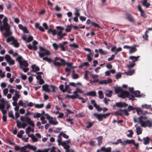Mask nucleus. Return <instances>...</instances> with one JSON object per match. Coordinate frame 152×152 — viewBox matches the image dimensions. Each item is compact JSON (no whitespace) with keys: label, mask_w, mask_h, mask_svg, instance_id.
<instances>
[{"label":"nucleus","mask_w":152,"mask_h":152,"mask_svg":"<svg viewBox=\"0 0 152 152\" xmlns=\"http://www.w3.org/2000/svg\"><path fill=\"white\" fill-rule=\"evenodd\" d=\"M128 132L129 133L127 134V136L129 137H132V135L133 134V132L131 130H129L128 131Z\"/></svg>","instance_id":"46"},{"label":"nucleus","mask_w":152,"mask_h":152,"mask_svg":"<svg viewBox=\"0 0 152 152\" xmlns=\"http://www.w3.org/2000/svg\"><path fill=\"white\" fill-rule=\"evenodd\" d=\"M39 48L40 51L38 53L40 58H43L45 55L48 56L50 55V52L48 50L41 46L39 47Z\"/></svg>","instance_id":"4"},{"label":"nucleus","mask_w":152,"mask_h":152,"mask_svg":"<svg viewBox=\"0 0 152 152\" xmlns=\"http://www.w3.org/2000/svg\"><path fill=\"white\" fill-rule=\"evenodd\" d=\"M49 85L47 84L43 85L42 86V90L46 92H50V89L49 88Z\"/></svg>","instance_id":"17"},{"label":"nucleus","mask_w":152,"mask_h":152,"mask_svg":"<svg viewBox=\"0 0 152 152\" xmlns=\"http://www.w3.org/2000/svg\"><path fill=\"white\" fill-rule=\"evenodd\" d=\"M69 46L71 47H73L75 48H78L79 47L76 44L74 43L73 44H70Z\"/></svg>","instance_id":"61"},{"label":"nucleus","mask_w":152,"mask_h":152,"mask_svg":"<svg viewBox=\"0 0 152 152\" xmlns=\"http://www.w3.org/2000/svg\"><path fill=\"white\" fill-rule=\"evenodd\" d=\"M129 53L130 54L134 53L137 51V49L136 48L135 46L131 47Z\"/></svg>","instance_id":"25"},{"label":"nucleus","mask_w":152,"mask_h":152,"mask_svg":"<svg viewBox=\"0 0 152 152\" xmlns=\"http://www.w3.org/2000/svg\"><path fill=\"white\" fill-rule=\"evenodd\" d=\"M130 94L127 91H123L122 90V91L118 95V97H119L123 98H125L126 97L129 98L130 97Z\"/></svg>","instance_id":"7"},{"label":"nucleus","mask_w":152,"mask_h":152,"mask_svg":"<svg viewBox=\"0 0 152 152\" xmlns=\"http://www.w3.org/2000/svg\"><path fill=\"white\" fill-rule=\"evenodd\" d=\"M110 113H107L106 114H102L103 118H107L110 115Z\"/></svg>","instance_id":"58"},{"label":"nucleus","mask_w":152,"mask_h":152,"mask_svg":"<svg viewBox=\"0 0 152 152\" xmlns=\"http://www.w3.org/2000/svg\"><path fill=\"white\" fill-rule=\"evenodd\" d=\"M112 148L110 147L106 148L104 147H102L100 149H98L96 152H111Z\"/></svg>","instance_id":"9"},{"label":"nucleus","mask_w":152,"mask_h":152,"mask_svg":"<svg viewBox=\"0 0 152 152\" xmlns=\"http://www.w3.org/2000/svg\"><path fill=\"white\" fill-rule=\"evenodd\" d=\"M126 18L130 22L132 23H134L135 20L133 16H132L130 14L127 13L126 14Z\"/></svg>","instance_id":"11"},{"label":"nucleus","mask_w":152,"mask_h":152,"mask_svg":"<svg viewBox=\"0 0 152 152\" xmlns=\"http://www.w3.org/2000/svg\"><path fill=\"white\" fill-rule=\"evenodd\" d=\"M151 105H148L147 104H143L142 105V107L148 109H149L151 108Z\"/></svg>","instance_id":"49"},{"label":"nucleus","mask_w":152,"mask_h":152,"mask_svg":"<svg viewBox=\"0 0 152 152\" xmlns=\"http://www.w3.org/2000/svg\"><path fill=\"white\" fill-rule=\"evenodd\" d=\"M147 117H143L142 116H140L138 118V121H137L135 117H134L133 120L134 123L138 122L140 124L141 126L144 127H152V119L151 120H147L145 121H143V120L146 119Z\"/></svg>","instance_id":"1"},{"label":"nucleus","mask_w":152,"mask_h":152,"mask_svg":"<svg viewBox=\"0 0 152 152\" xmlns=\"http://www.w3.org/2000/svg\"><path fill=\"white\" fill-rule=\"evenodd\" d=\"M128 105V104L125 102H116L115 105L113 106V107L114 108L115 106L119 107H126Z\"/></svg>","instance_id":"10"},{"label":"nucleus","mask_w":152,"mask_h":152,"mask_svg":"<svg viewBox=\"0 0 152 152\" xmlns=\"http://www.w3.org/2000/svg\"><path fill=\"white\" fill-rule=\"evenodd\" d=\"M27 148V147L26 145L23 147H21L20 151V152H25V151H26Z\"/></svg>","instance_id":"51"},{"label":"nucleus","mask_w":152,"mask_h":152,"mask_svg":"<svg viewBox=\"0 0 152 152\" xmlns=\"http://www.w3.org/2000/svg\"><path fill=\"white\" fill-rule=\"evenodd\" d=\"M136 107H133V106L129 105L127 108V110L128 112H130L132 110H135Z\"/></svg>","instance_id":"42"},{"label":"nucleus","mask_w":152,"mask_h":152,"mask_svg":"<svg viewBox=\"0 0 152 152\" xmlns=\"http://www.w3.org/2000/svg\"><path fill=\"white\" fill-rule=\"evenodd\" d=\"M44 104L43 103H42L40 104H36L34 105V107L35 108H40L43 107Z\"/></svg>","instance_id":"35"},{"label":"nucleus","mask_w":152,"mask_h":152,"mask_svg":"<svg viewBox=\"0 0 152 152\" xmlns=\"http://www.w3.org/2000/svg\"><path fill=\"white\" fill-rule=\"evenodd\" d=\"M4 29L5 31L10 30V26L9 25L8 23L4 24Z\"/></svg>","instance_id":"43"},{"label":"nucleus","mask_w":152,"mask_h":152,"mask_svg":"<svg viewBox=\"0 0 152 152\" xmlns=\"http://www.w3.org/2000/svg\"><path fill=\"white\" fill-rule=\"evenodd\" d=\"M52 46L55 50H57L59 47V45H58L56 43H53Z\"/></svg>","instance_id":"60"},{"label":"nucleus","mask_w":152,"mask_h":152,"mask_svg":"<svg viewBox=\"0 0 152 152\" xmlns=\"http://www.w3.org/2000/svg\"><path fill=\"white\" fill-rule=\"evenodd\" d=\"M20 120L23 122H26L28 124L32 127H34V124L33 121H31V118L28 117L21 116L20 117Z\"/></svg>","instance_id":"3"},{"label":"nucleus","mask_w":152,"mask_h":152,"mask_svg":"<svg viewBox=\"0 0 152 152\" xmlns=\"http://www.w3.org/2000/svg\"><path fill=\"white\" fill-rule=\"evenodd\" d=\"M28 48L30 50L32 49L34 50H36L37 49V46H32L30 44L27 46Z\"/></svg>","instance_id":"23"},{"label":"nucleus","mask_w":152,"mask_h":152,"mask_svg":"<svg viewBox=\"0 0 152 152\" xmlns=\"http://www.w3.org/2000/svg\"><path fill=\"white\" fill-rule=\"evenodd\" d=\"M123 142L121 141V139H119L116 142H114L113 143V144L117 145L119 143H120L121 144V145H122V144H123Z\"/></svg>","instance_id":"48"},{"label":"nucleus","mask_w":152,"mask_h":152,"mask_svg":"<svg viewBox=\"0 0 152 152\" xmlns=\"http://www.w3.org/2000/svg\"><path fill=\"white\" fill-rule=\"evenodd\" d=\"M102 136H99L96 138L98 140V145L99 146L101 145L102 143Z\"/></svg>","instance_id":"28"},{"label":"nucleus","mask_w":152,"mask_h":152,"mask_svg":"<svg viewBox=\"0 0 152 152\" xmlns=\"http://www.w3.org/2000/svg\"><path fill=\"white\" fill-rule=\"evenodd\" d=\"M45 117L43 116H41L40 117V120L42 121V124H44L47 123V121L45 120Z\"/></svg>","instance_id":"36"},{"label":"nucleus","mask_w":152,"mask_h":152,"mask_svg":"<svg viewBox=\"0 0 152 152\" xmlns=\"http://www.w3.org/2000/svg\"><path fill=\"white\" fill-rule=\"evenodd\" d=\"M123 89L122 88L120 87H118L115 88V92L116 94L121 93Z\"/></svg>","instance_id":"22"},{"label":"nucleus","mask_w":152,"mask_h":152,"mask_svg":"<svg viewBox=\"0 0 152 152\" xmlns=\"http://www.w3.org/2000/svg\"><path fill=\"white\" fill-rule=\"evenodd\" d=\"M94 122L93 121L92 122H89L88 123V125L86 126V128H89L92 126L93 125V124H94Z\"/></svg>","instance_id":"45"},{"label":"nucleus","mask_w":152,"mask_h":152,"mask_svg":"<svg viewBox=\"0 0 152 152\" xmlns=\"http://www.w3.org/2000/svg\"><path fill=\"white\" fill-rule=\"evenodd\" d=\"M112 82V80L111 79H108L107 80H101L99 81V84L101 85L107 84Z\"/></svg>","instance_id":"13"},{"label":"nucleus","mask_w":152,"mask_h":152,"mask_svg":"<svg viewBox=\"0 0 152 152\" xmlns=\"http://www.w3.org/2000/svg\"><path fill=\"white\" fill-rule=\"evenodd\" d=\"M99 97L101 99H103L104 98V95L103 92L101 91H98Z\"/></svg>","instance_id":"39"},{"label":"nucleus","mask_w":152,"mask_h":152,"mask_svg":"<svg viewBox=\"0 0 152 152\" xmlns=\"http://www.w3.org/2000/svg\"><path fill=\"white\" fill-rule=\"evenodd\" d=\"M94 105V107L96 108L98 111H100L102 110V108L100 107L99 105H97V104H95Z\"/></svg>","instance_id":"47"},{"label":"nucleus","mask_w":152,"mask_h":152,"mask_svg":"<svg viewBox=\"0 0 152 152\" xmlns=\"http://www.w3.org/2000/svg\"><path fill=\"white\" fill-rule=\"evenodd\" d=\"M50 148L48 149H46L43 150H38L37 151H35V152H48Z\"/></svg>","instance_id":"57"},{"label":"nucleus","mask_w":152,"mask_h":152,"mask_svg":"<svg viewBox=\"0 0 152 152\" xmlns=\"http://www.w3.org/2000/svg\"><path fill=\"white\" fill-rule=\"evenodd\" d=\"M92 26H94L95 27H97L99 28H100V26H99V25L97 24V23L94 22H92L91 25Z\"/></svg>","instance_id":"62"},{"label":"nucleus","mask_w":152,"mask_h":152,"mask_svg":"<svg viewBox=\"0 0 152 152\" xmlns=\"http://www.w3.org/2000/svg\"><path fill=\"white\" fill-rule=\"evenodd\" d=\"M72 25L71 24L70 26H67L65 29V31L67 32H70L72 28Z\"/></svg>","instance_id":"38"},{"label":"nucleus","mask_w":152,"mask_h":152,"mask_svg":"<svg viewBox=\"0 0 152 152\" xmlns=\"http://www.w3.org/2000/svg\"><path fill=\"white\" fill-rule=\"evenodd\" d=\"M135 110H136L137 114L139 115H140L142 113V110L140 108L136 107V109H135Z\"/></svg>","instance_id":"40"},{"label":"nucleus","mask_w":152,"mask_h":152,"mask_svg":"<svg viewBox=\"0 0 152 152\" xmlns=\"http://www.w3.org/2000/svg\"><path fill=\"white\" fill-rule=\"evenodd\" d=\"M149 31H146L145 34L144 35L142 36V37L143 39H144L145 40H147L148 38V33Z\"/></svg>","instance_id":"37"},{"label":"nucleus","mask_w":152,"mask_h":152,"mask_svg":"<svg viewBox=\"0 0 152 152\" xmlns=\"http://www.w3.org/2000/svg\"><path fill=\"white\" fill-rule=\"evenodd\" d=\"M134 140H127L126 141H124L122 144V145H126L127 144H133L134 143Z\"/></svg>","instance_id":"18"},{"label":"nucleus","mask_w":152,"mask_h":152,"mask_svg":"<svg viewBox=\"0 0 152 152\" xmlns=\"http://www.w3.org/2000/svg\"><path fill=\"white\" fill-rule=\"evenodd\" d=\"M58 139L57 140V142H58V144L59 145H60L61 144V143L62 139L61 137V136L59 134V135L58 136Z\"/></svg>","instance_id":"56"},{"label":"nucleus","mask_w":152,"mask_h":152,"mask_svg":"<svg viewBox=\"0 0 152 152\" xmlns=\"http://www.w3.org/2000/svg\"><path fill=\"white\" fill-rule=\"evenodd\" d=\"M75 15L76 16L79 17L80 15V13L79 12L80 10L76 8H75Z\"/></svg>","instance_id":"32"},{"label":"nucleus","mask_w":152,"mask_h":152,"mask_svg":"<svg viewBox=\"0 0 152 152\" xmlns=\"http://www.w3.org/2000/svg\"><path fill=\"white\" fill-rule=\"evenodd\" d=\"M119 111L121 112V113H123L124 115H126V116H128L129 115V113L128 112L127 110L126 109H119Z\"/></svg>","instance_id":"21"},{"label":"nucleus","mask_w":152,"mask_h":152,"mask_svg":"<svg viewBox=\"0 0 152 152\" xmlns=\"http://www.w3.org/2000/svg\"><path fill=\"white\" fill-rule=\"evenodd\" d=\"M50 87L52 89V90H50L51 92H55L57 89L56 87L53 85H50Z\"/></svg>","instance_id":"34"},{"label":"nucleus","mask_w":152,"mask_h":152,"mask_svg":"<svg viewBox=\"0 0 152 152\" xmlns=\"http://www.w3.org/2000/svg\"><path fill=\"white\" fill-rule=\"evenodd\" d=\"M134 69H132L128 71L127 72H125V73L127 75H131L134 73Z\"/></svg>","instance_id":"33"},{"label":"nucleus","mask_w":152,"mask_h":152,"mask_svg":"<svg viewBox=\"0 0 152 152\" xmlns=\"http://www.w3.org/2000/svg\"><path fill=\"white\" fill-rule=\"evenodd\" d=\"M73 64V63H69L66 62V65L70 67L71 68V69H73L75 68V67L72 66Z\"/></svg>","instance_id":"50"},{"label":"nucleus","mask_w":152,"mask_h":152,"mask_svg":"<svg viewBox=\"0 0 152 152\" xmlns=\"http://www.w3.org/2000/svg\"><path fill=\"white\" fill-rule=\"evenodd\" d=\"M5 31V32L4 33V36L5 37L10 35L12 34V32L10 31V30H6Z\"/></svg>","instance_id":"30"},{"label":"nucleus","mask_w":152,"mask_h":152,"mask_svg":"<svg viewBox=\"0 0 152 152\" xmlns=\"http://www.w3.org/2000/svg\"><path fill=\"white\" fill-rule=\"evenodd\" d=\"M61 136H62L64 138L67 139L69 138V136L67 135L66 134L63 133L62 132L59 134Z\"/></svg>","instance_id":"41"},{"label":"nucleus","mask_w":152,"mask_h":152,"mask_svg":"<svg viewBox=\"0 0 152 152\" xmlns=\"http://www.w3.org/2000/svg\"><path fill=\"white\" fill-rule=\"evenodd\" d=\"M17 61H18L19 64V67L23 69L25 72H27L29 70V69L27 68L28 66V64L27 61L20 56H18L16 58Z\"/></svg>","instance_id":"2"},{"label":"nucleus","mask_w":152,"mask_h":152,"mask_svg":"<svg viewBox=\"0 0 152 152\" xmlns=\"http://www.w3.org/2000/svg\"><path fill=\"white\" fill-rule=\"evenodd\" d=\"M147 0H144L142 3V4L146 8L148 7L150 5V4L147 3Z\"/></svg>","instance_id":"27"},{"label":"nucleus","mask_w":152,"mask_h":152,"mask_svg":"<svg viewBox=\"0 0 152 152\" xmlns=\"http://www.w3.org/2000/svg\"><path fill=\"white\" fill-rule=\"evenodd\" d=\"M99 51L101 55H105L107 54V53L106 51H103L102 49H99Z\"/></svg>","instance_id":"54"},{"label":"nucleus","mask_w":152,"mask_h":152,"mask_svg":"<svg viewBox=\"0 0 152 152\" xmlns=\"http://www.w3.org/2000/svg\"><path fill=\"white\" fill-rule=\"evenodd\" d=\"M136 132L137 134L138 135L141 134L142 132V129L141 128L139 127H137L136 128Z\"/></svg>","instance_id":"31"},{"label":"nucleus","mask_w":152,"mask_h":152,"mask_svg":"<svg viewBox=\"0 0 152 152\" xmlns=\"http://www.w3.org/2000/svg\"><path fill=\"white\" fill-rule=\"evenodd\" d=\"M31 67L32 69V70L31 72H35L37 71H39L40 70V69L39 67L37 66L35 64L31 65Z\"/></svg>","instance_id":"19"},{"label":"nucleus","mask_w":152,"mask_h":152,"mask_svg":"<svg viewBox=\"0 0 152 152\" xmlns=\"http://www.w3.org/2000/svg\"><path fill=\"white\" fill-rule=\"evenodd\" d=\"M11 44L13 45L16 48H18L20 45L19 43L18 42L17 40L15 39V38L12 41Z\"/></svg>","instance_id":"16"},{"label":"nucleus","mask_w":152,"mask_h":152,"mask_svg":"<svg viewBox=\"0 0 152 152\" xmlns=\"http://www.w3.org/2000/svg\"><path fill=\"white\" fill-rule=\"evenodd\" d=\"M141 96L140 94V91H134V92H132V94L130 95L129 99L134 100L135 97H138Z\"/></svg>","instance_id":"6"},{"label":"nucleus","mask_w":152,"mask_h":152,"mask_svg":"<svg viewBox=\"0 0 152 152\" xmlns=\"http://www.w3.org/2000/svg\"><path fill=\"white\" fill-rule=\"evenodd\" d=\"M31 130V128L30 127L28 126L27 127L26 129V133L27 134L29 133Z\"/></svg>","instance_id":"59"},{"label":"nucleus","mask_w":152,"mask_h":152,"mask_svg":"<svg viewBox=\"0 0 152 152\" xmlns=\"http://www.w3.org/2000/svg\"><path fill=\"white\" fill-rule=\"evenodd\" d=\"M48 120L49 121V123L50 124L56 125L58 124V122L56 120L55 118H53L51 117L50 118V119Z\"/></svg>","instance_id":"12"},{"label":"nucleus","mask_w":152,"mask_h":152,"mask_svg":"<svg viewBox=\"0 0 152 152\" xmlns=\"http://www.w3.org/2000/svg\"><path fill=\"white\" fill-rule=\"evenodd\" d=\"M60 61L61 62L54 61L53 62V64L54 66H64L66 65V62L63 59L61 58Z\"/></svg>","instance_id":"8"},{"label":"nucleus","mask_w":152,"mask_h":152,"mask_svg":"<svg viewBox=\"0 0 152 152\" xmlns=\"http://www.w3.org/2000/svg\"><path fill=\"white\" fill-rule=\"evenodd\" d=\"M26 146L28 148L30 149L31 150H32L34 151H35L37 149V148L35 146H34L32 145H31L29 144H28L26 145Z\"/></svg>","instance_id":"26"},{"label":"nucleus","mask_w":152,"mask_h":152,"mask_svg":"<svg viewBox=\"0 0 152 152\" xmlns=\"http://www.w3.org/2000/svg\"><path fill=\"white\" fill-rule=\"evenodd\" d=\"M43 59L44 60L46 61L49 62V63H50L51 61H53V60H52L50 58H48L47 57H43Z\"/></svg>","instance_id":"55"},{"label":"nucleus","mask_w":152,"mask_h":152,"mask_svg":"<svg viewBox=\"0 0 152 152\" xmlns=\"http://www.w3.org/2000/svg\"><path fill=\"white\" fill-rule=\"evenodd\" d=\"M140 56H138L135 57L133 56H131L129 58V59H134V60H133L132 63L129 64L127 65V67L129 69H131L135 65V62L137 61L138 58Z\"/></svg>","instance_id":"5"},{"label":"nucleus","mask_w":152,"mask_h":152,"mask_svg":"<svg viewBox=\"0 0 152 152\" xmlns=\"http://www.w3.org/2000/svg\"><path fill=\"white\" fill-rule=\"evenodd\" d=\"M113 92L112 90H110L107 92L105 94L106 96L110 97L112 96V94Z\"/></svg>","instance_id":"44"},{"label":"nucleus","mask_w":152,"mask_h":152,"mask_svg":"<svg viewBox=\"0 0 152 152\" xmlns=\"http://www.w3.org/2000/svg\"><path fill=\"white\" fill-rule=\"evenodd\" d=\"M84 94L87 96H95L96 95V92L95 91H91L90 92H87L86 94Z\"/></svg>","instance_id":"20"},{"label":"nucleus","mask_w":152,"mask_h":152,"mask_svg":"<svg viewBox=\"0 0 152 152\" xmlns=\"http://www.w3.org/2000/svg\"><path fill=\"white\" fill-rule=\"evenodd\" d=\"M94 115L95 117L99 121H101L103 120V117L102 114H97L96 113H94L93 114Z\"/></svg>","instance_id":"14"},{"label":"nucleus","mask_w":152,"mask_h":152,"mask_svg":"<svg viewBox=\"0 0 152 152\" xmlns=\"http://www.w3.org/2000/svg\"><path fill=\"white\" fill-rule=\"evenodd\" d=\"M33 37L32 36H30L27 38V42H30L33 40Z\"/></svg>","instance_id":"63"},{"label":"nucleus","mask_w":152,"mask_h":152,"mask_svg":"<svg viewBox=\"0 0 152 152\" xmlns=\"http://www.w3.org/2000/svg\"><path fill=\"white\" fill-rule=\"evenodd\" d=\"M89 65V64L88 62H85L81 64L79 67V68L82 69L84 66H88Z\"/></svg>","instance_id":"29"},{"label":"nucleus","mask_w":152,"mask_h":152,"mask_svg":"<svg viewBox=\"0 0 152 152\" xmlns=\"http://www.w3.org/2000/svg\"><path fill=\"white\" fill-rule=\"evenodd\" d=\"M14 38H15L13 37H8L7 39L6 42H9L11 41L12 42Z\"/></svg>","instance_id":"52"},{"label":"nucleus","mask_w":152,"mask_h":152,"mask_svg":"<svg viewBox=\"0 0 152 152\" xmlns=\"http://www.w3.org/2000/svg\"><path fill=\"white\" fill-rule=\"evenodd\" d=\"M7 62L9 63L10 65H14L15 63V61L11 58V59L9 60L8 61H7Z\"/></svg>","instance_id":"64"},{"label":"nucleus","mask_w":152,"mask_h":152,"mask_svg":"<svg viewBox=\"0 0 152 152\" xmlns=\"http://www.w3.org/2000/svg\"><path fill=\"white\" fill-rule=\"evenodd\" d=\"M5 101L4 99L2 98L0 100V110L4 109L5 108Z\"/></svg>","instance_id":"15"},{"label":"nucleus","mask_w":152,"mask_h":152,"mask_svg":"<svg viewBox=\"0 0 152 152\" xmlns=\"http://www.w3.org/2000/svg\"><path fill=\"white\" fill-rule=\"evenodd\" d=\"M8 116L9 117H11L14 119H15V117L14 116V115L13 114V112L12 111L9 112Z\"/></svg>","instance_id":"53"},{"label":"nucleus","mask_w":152,"mask_h":152,"mask_svg":"<svg viewBox=\"0 0 152 152\" xmlns=\"http://www.w3.org/2000/svg\"><path fill=\"white\" fill-rule=\"evenodd\" d=\"M143 140H144L143 143L145 145H147L149 143L150 139L148 137H144L143 138Z\"/></svg>","instance_id":"24"}]
</instances>
